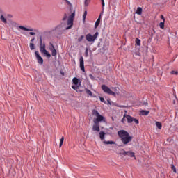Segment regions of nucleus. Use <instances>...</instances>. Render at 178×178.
<instances>
[{"label": "nucleus", "mask_w": 178, "mask_h": 178, "mask_svg": "<svg viewBox=\"0 0 178 178\" xmlns=\"http://www.w3.org/2000/svg\"><path fill=\"white\" fill-rule=\"evenodd\" d=\"M156 126L159 129H162V123L159 122H156Z\"/></svg>", "instance_id": "22"}, {"label": "nucleus", "mask_w": 178, "mask_h": 178, "mask_svg": "<svg viewBox=\"0 0 178 178\" xmlns=\"http://www.w3.org/2000/svg\"><path fill=\"white\" fill-rule=\"evenodd\" d=\"M104 117L101 115V114H98L96 120H95L97 122L99 123V122L104 121Z\"/></svg>", "instance_id": "14"}, {"label": "nucleus", "mask_w": 178, "mask_h": 178, "mask_svg": "<svg viewBox=\"0 0 178 178\" xmlns=\"http://www.w3.org/2000/svg\"><path fill=\"white\" fill-rule=\"evenodd\" d=\"M90 0H85V3H84V4H85V7H87V6H88V5L90 4Z\"/></svg>", "instance_id": "31"}, {"label": "nucleus", "mask_w": 178, "mask_h": 178, "mask_svg": "<svg viewBox=\"0 0 178 178\" xmlns=\"http://www.w3.org/2000/svg\"><path fill=\"white\" fill-rule=\"evenodd\" d=\"M159 26L161 29H164L165 28V22L163 21L160 22Z\"/></svg>", "instance_id": "27"}, {"label": "nucleus", "mask_w": 178, "mask_h": 178, "mask_svg": "<svg viewBox=\"0 0 178 178\" xmlns=\"http://www.w3.org/2000/svg\"><path fill=\"white\" fill-rule=\"evenodd\" d=\"M126 119L127 120L128 123H131L134 120V117L129 115V114H127Z\"/></svg>", "instance_id": "15"}, {"label": "nucleus", "mask_w": 178, "mask_h": 178, "mask_svg": "<svg viewBox=\"0 0 178 178\" xmlns=\"http://www.w3.org/2000/svg\"><path fill=\"white\" fill-rule=\"evenodd\" d=\"M79 80L78 78L74 77L72 79L73 86H72V88L74 89L76 92H79V88L81 87V83L79 82Z\"/></svg>", "instance_id": "3"}, {"label": "nucleus", "mask_w": 178, "mask_h": 178, "mask_svg": "<svg viewBox=\"0 0 178 178\" xmlns=\"http://www.w3.org/2000/svg\"><path fill=\"white\" fill-rule=\"evenodd\" d=\"M102 1V9L104 10V6H105V2L104 0H101Z\"/></svg>", "instance_id": "37"}, {"label": "nucleus", "mask_w": 178, "mask_h": 178, "mask_svg": "<svg viewBox=\"0 0 178 178\" xmlns=\"http://www.w3.org/2000/svg\"><path fill=\"white\" fill-rule=\"evenodd\" d=\"M79 67L82 72H85L84 58L83 56H81L79 58Z\"/></svg>", "instance_id": "9"}, {"label": "nucleus", "mask_w": 178, "mask_h": 178, "mask_svg": "<svg viewBox=\"0 0 178 178\" xmlns=\"http://www.w3.org/2000/svg\"><path fill=\"white\" fill-rule=\"evenodd\" d=\"M118 135L119 136L122 144L127 145L129 143L131 142L133 137L129 135V134L126 130H120L118 131Z\"/></svg>", "instance_id": "1"}, {"label": "nucleus", "mask_w": 178, "mask_h": 178, "mask_svg": "<svg viewBox=\"0 0 178 178\" xmlns=\"http://www.w3.org/2000/svg\"><path fill=\"white\" fill-rule=\"evenodd\" d=\"M0 19L2 21L3 23L7 24L6 18L4 17V15H1L0 17Z\"/></svg>", "instance_id": "20"}, {"label": "nucleus", "mask_w": 178, "mask_h": 178, "mask_svg": "<svg viewBox=\"0 0 178 178\" xmlns=\"http://www.w3.org/2000/svg\"><path fill=\"white\" fill-rule=\"evenodd\" d=\"M64 136L62 137V138L60 139V142L59 144V146L61 147L63 145V142H64Z\"/></svg>", "instance_id": "30"}, {"label": "nucleus", "mask_w": 178, "mask_h": 178, "mask_svg": "<svg viewBox=\"0 0 178 178\" xmlns=\"http://www.w3.org/2000/svg\"><path fill=\"white\" fill-rule=\"evenodd\" d=\"M88 49L86 48L85 51V57H88Z\"/></svg>", "instance_id": "35"}, {"label": "nucleus", "mask_w": 178, "mask_h": 178, "mask_svg": "<svg viewBox=\"0 0 178 178\" xmlns=\"http://www.w3.org/2000/svg\"><path fill=\"white\" fill-rule=\"evenodd\" d=\"M67 1V3H68L69 5H71V2H70L69 1L67 0H65Z\"/></svg>", "instance_id": "44"}, {"label": "nucleus", "mask_w": 178, "mask_h": 178, "mask_svg": "<svg viewBox=\"0 0 178 178\" xmlns=\"http://www.w3.org/2000/svg\"><path fill=\"white\" fill-rule=\"evenodd\" d=\"M40 51L42 54H44L48 58H50L51 56L50 53L47 51L45 43L42 42V38H40Z\"/></svg>", "instance_id": "2"}, {"label": "nucleus", "mask_w": 178, "mask_h": 178, "mask_svg": "<svg viewBox=\"0 0 178 178\" xmlns=\"http://www.w3.org/2000/svg\"><path fill=\"white\" fill-rule=\"evenodd\" d=\"M101 22V15L100 17L97 19L95 24V27L97 28L99 26V24Z\"/></svg>", "instance_id": "17"}, {"label": "nucleus", "mask_w": 178, "mask_h": 178, "mask_svg": "<svg viewBox=\"0 0 178 178\" xmlns=\"http://www.w3.org/2000/svg\"><path fill=\"white\" fill-rule=\"evenodd\" d=\"M171 169L173 170L174 172H177L176 167L174 165V164H171Z\"/></svg>", "instance_id": "29"}, {"label": "nucleus", "mask_w": 178, "mask_h": 178, "mask_svg": "<svg viewBox=\"0 0 178 178\" xmlns=\"http://www.w3.org/2000/svg\"><path fill=\"white\" fill-rule=\"evenodd\" d=\"M102 90L106 93V94H108V95H115V93L111 90V89H110L108 88V86H106V85H102Z\"/></svg>", "instance_id": "5"}, {"label": "nucleus", "mask_w": 178, "mask_h": 178, "mask_svg": "<svg viewBox=\"0 0 178 178\" xmlns=\"http://www.w3.org/2000/svg\"><path fill=\"white\" fill-rule=\"evenodd\" d=\"M83 40H84V35H81L79 38L77 39V42L80 43Z\"/></svg>", "instance_id": "25"}, {"label": "nucleus", "mask_w": 178, "mask_h": 178, "mask_svg": "<svg viewBox=\"0 0 178 178\" xmlns=\"http://www.w3.org/2000/svg\"><path fill=\"white\" fill-rule=\"evenodd\" d=\"M105 136H106V133L104 132V131H101L99 132V138L102 140V141H104V140L105 139Z\"/></svg>", "instance_id": "16"}, {"label": "nucleus", "mask_w": 178, "mask_h": 178, "mask_svg": "<svg viewBox=\"0 0 178 178\" xmlns=\"http://www.w3.org/2000/svg\"><path fill=\"white\" fill-rule=\"evenodd\" d=\"M8 17H11V15H8Z\"/></svg>", "instance_id": "46"}, {"label": "nucleus", "mask_w": 178, "mask_h": 178, "mask_svg": "<svg viewBox=\"0 0 178 178\" xmlns=\"http://www.w3.org/2000/svg\"><path fill=\"white\" fill-rule=\"evenodd\" d=\"M160 18L163 20V22H165V17H164V15H161L160 16Z\"/></svg>", "instance_id": "40"}, {"label": "nucleus", "mask_w": 178, "mask_h": 178, "mask_svg": "<svg viewBox=\"0 0 178 178\" xmlns=\"http://www.w3.org/2000/svg\"><path fill=\"white\" fill-rule=\"evenodd\" d=\"M136 14L141 15L143 14V8L140 7H138L136 10Z\"/></svg>", "instance_id": "18"}, {"label": "nucleus", "mask_w": 178, "mask_h": 178, "mask_svg": "<svg viewBox=\"0 0 178 178\" xmlns=\"http://www.w3.org/2000/svg\"><path fill=\"white\" fill-rule=\"evenodd\" d=\"M134 122L136 124H138L139 120L138 119L134 118Z\"/></svg>", "instance_id": "39"}, {"label": "nucleus", "mask_w": 178, "mask_h": 178, "mask_svg": "<svg viewBox=\"0 0 178 178\" xmlns=\"http://www.w3.org/2000/svg\"><path fill=\"white\" fill-rule=\"evenodd\" d=\"M171 74L172 75H178V72L177 71H171Z\"/></svg>", "instance_id": "36"}, {"label": "nucleus", "mask_w": 178, "mask_h": 178, "mask_svg": "<svg viewBox=\"0 0 178 178\" xmlns=\"http://www.w3.org/2000/svg\"><path fill=\"white\" fill-rule=\"evenodd\" d=\"M122 154L124 156H135V153L132 152V151H124Z\"/></svg>", "instance_id": "13"}, {"label": "nucleus", "mask_w": 178, "mask_h": 178, "mask_svg": "<svg viewBox=\"0 0 178 178\" xmlns=\"http://www.w3.org/2000/svg\"><path fill=\"white\" fill-rule=\"evenodd\" d=\"M86 17H87V10H85V12L83 13V22H85Z\"/></svg>", "instance_id": "26"}, {"label": "nucleus", "mask_w": 178, "mask_h": 178, "mask_svg": "<svg viewBox=\"0 0 178 178\" xmlns=\"http://www.w3.org/2000/svg\"><path fill=\"white\" fill-rule=\"evenodd\" d=\"M140 113L143 115H148L149 111H147V110H142Z\"/></svg>", "instance_id": "21"}, {"label": "nucleus", "mask_w": 178, "mask_h": 178, "mask_svg": "<svg viewBox=\"0 0 178 178\" xmlns=\"http://www.w3.org/2000/svg\"><path fill=\"white\" fill-rule=\"evenodd\" d=\"M74 16H75V13H72L71 15V18L74 17Z\"/></svg>", "instance_id": "42"}, {"label": "nucleus", "mask_w": 178, "mask_h": 178, "mask_svg": "<svg viewBox=\"0 0 178 178\" xmlns=\"http://www.w3.org/2000/svg\"><path fill=\"white\" fill-rule=\"evenodd\" d=\"M35 40V38L31 39V42H33Z\"/></svg>", "instance_id": "45"}, {"label": "nucleus", "mask_w": 178, "mask_h": 178, "mask_svg": "<svg viewBox=\"0 0 178 178\" xmlns=\"http://www.w3.org/2000/svg\"><path fill=\"white\" fill-rule=\"evenodd\" d=\"M19 28L21 29L22 31H35V29H33V28H26L24 26H19Z\"/></svg>", "instance_id": "12"}, {"label": "nucleus", "mask_w": 178, "mask_h": 178, "mask_svg": "<svg viewBox=\"0 0 178 178\" xmlns=\"http://www.w3.org/2000/svg\"><path fill=\"white\" fill-rule=\"evenodd\" d=\"M86 92L88 95H90V97H92V92L90 90L86 89Z\"/></svg>", "instance_id": "24"}, {"label": "nucleus", "mask_w": 178, "mask_h": 178, "mask_svg": "<svg viewBox=\"0 0 178 178\" xmlns=\"http://www.w3.org/2000/svg\"><path fill=\"white\" fill-rule=\"evenodd\" d=\"M67 24L68 27L65 28V30H69L70 29H71L73 26V19L69 18L67 19Z\"/></svg>", "instance_id": "11"}, {"label": "nucleus", "mask_w": 178, "mask_h": 178, "mask_svg": "<svg viewBox=\"0 0 178 178\" xmlns=\"http://www.w3.org/2000/svg\"><path fill=\"white\" fill-rule=\"evenodd\" d=\"M89 77H90V79L92 80V81L95 80V76H94L92 74H90V75H89Z\"/></svg>", "instance_id": "38"}, {"label": "nucleus", "mask_w": 178, "mask_h": 178, "mask_svg": "<svg viewBox=\"0 0 178 178\" xmlns=\"http://www.w3.org/2000/svg\"><path fill=\"white\" fill-rule=\"evenodd\" d=\"M35 55L37 58V61L40 65H42L44 63V59L39 54V51H35Z\"/></svg>", "instance_id": "7"}, {"label": "nucleus", "mask_w": 178, "mask_h": 178, "mask_svg": "<svg viewBox=\"0 0 178 178\" xmlns=\"http://www.w3.org/2000/svg\"><path fill=\"white\" fill-rule=\"evenodd\" d=\"M127 114H124V115L123 116L122 119V122L124 123L126 121V118H127Z\"/></svg>", "instance_id": "32"}, {"label": "nucleus", "mask_w": 178, "mask_h": 178, "mask_svg": "<svg viewBox=\"0 0 178 178\" xmlns=\"http://www.w3.org/2000/svg\"><path fill=\"white\" fill-rule=\"evenodd\" d=\"M99 99L102 102H103L104 104H106V102L105 99L103 98V97H99Z\"/></svg>", "instance_id": "33"}, {"label": "nucleus", "mask_w": 178, "mask_h": 178, "mask_svg": "<svg viewBox=\"0 0 178 178\" xmlns=\"http://www.w3.org/2000/svg\"><path fill=\"white\" fill-rule=\"evenodd\" d=\"M99 33L96 32L93 35L90 33H88L86 35V40L88 42H95L98 38Z\"/></svg>", "instance_id": "4"}, {"label": "nucleus", "mask_w": 178, "mask_h": 178, "mask_svg": "<svg viewBox=\"0 0 178 178\" xmlns=\"http://www.w3.org/2000/svg\"><path fill=\"white\" fill-rule=\"evenodd\" d=\"M136 44L138 46L140 47L141 46V40L139 38H136Z\"/></svg>", "instance_id": "23"}, {"label": "nucleus", "mask_w": 178, "mask_h": 178, "mask_svg": "<svg viewBox=\"0 0 178 178\" xmlns=\"http://www.w3.org/2000/svg\"><path fill=\"white\" fill-rule=\"evenodd\" d=\"M64 24H62L60 25H58L56 28H55V31H56L58 34H63V31H65L66 30V28H63Z\"/></svg>", "instance_id": "6"}, {"label": "nucleus", "mask_w": 178, "mask_h": 178, "mask_svg": "<svg viewBox=\"0 0 178 178\" xmlns=\"http://www.w3.org/2000/svg\"><path fill=\"white\" fill-rule=\"evenodd\" d=\"M92 131L99 132L101 131L99 123L94 120V124L92 126Z\"/></svg>", "instance_id": "8"}, {"label": "nucleus", "mask_w": 178, "mask_h": 178, "mask_svg": "<svg viewBox=\"0 0 178 178\" xmlns=\"http://www.w3.org/2000/svg\"><path fill=\"white\" fill-rule=\"evenodd\" d=\"M29 47L31 50H34L35 49V45L33 44V42H31L29 44Z\"/></svg>", "instance_id": "28"}, {"label": "nucleus", "mask_w": 178, "mask_h": 178, "mask_svg": "<svg viewBox=\"0 0 178 178\" xmlns=\"http://www.w3.org/2000/svg\"><path fill=\"white\" fill-rule=\"evenodd\" d=\"M66 19H67V15L65 14V16H64V18H63V20L65 21V20H66Z\"/></svg>", "instance_id": "43"}, {"label": "nucleus", "mask_w": 178, "mask_h": 178, "mask_svg": "<svg viewBox=\"0 0 178 178\" xmlns=\"http://www.w3.org/2000/svg\"><path fill=\"white\" fill-rule=\"evenodd\" d=\"M99 114V113L97 111V110H93V115L97 117Z\"/></svg>", "instance_id": "34"}, {"label": "nucleus", "mask_w": 178, "mask_h": 178, "mask_svg": "<svg viewBox=\"0 0 178 178\" xmlns=\"http://www.w3.org/2000/svg\"><path fill=\"white\" fill-rule=\"evenodd\" d=\"M105 145H114L115 143L113 140H104Z\"/></svg>", "instance_id": "19"}, {"label": "nucleus", "mask_w": 178, "mask_h": 178, "mask_svg": "<svg viewBox=\"0 0 178 178\" xmlns=\"http://www.w3.org/2000/svg\"><path fill=\"white\" fill-rule=\"evenodd\" d=\"M29 35H31V36H35V35H36V33H35V32H29Z\"/></svg>", "instance_id": "41"}, {"label": "nucleus", "mask_w": 178, "mask_h": 178, "mask_svg": "<svg viewBox=\"0 0 178 178\" xmlns=\"http://www.w3.org/2000/svg\"><path fill=\"white\" fill-rule=\"evenodd\" d=\"M49 50L51 52V55L52 56H56L57 55V51L55 49V47L54 46V44H52V43H50V47H49Z\"/></svg>", "instance_id": "10"}]
</instances>
